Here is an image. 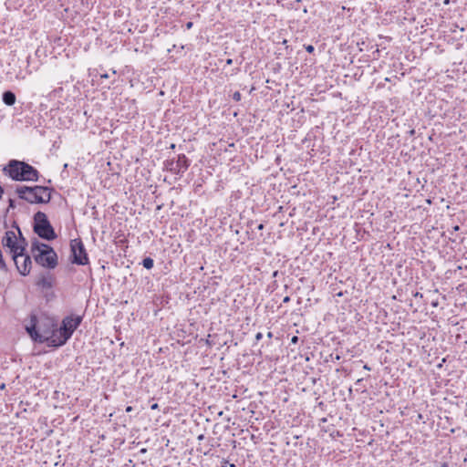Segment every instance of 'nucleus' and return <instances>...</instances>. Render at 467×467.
<instances>
[{
    "instance_id": "obj_1",
    "label": "nucleus",
    "mask_w": 467,
    "mask_h": 467,
    "mask_svg": "<svg viewBox=\"0 0 467 467\" xmlns=\"http://www.w3.org/2000/svg\"><path fill=\"white\" fill-rule=\"evenodd\" d=\"M26 330L36 342H47L53 347L52 340L57 339V323L49 317L37 320L35 315H31L30 324L26 326Z\"/></svg>"
},
{
    "instance_id": "obj_2",
    "label": "nucleus",
    "mask_w": 467,
    "mask_h": 467,
    "mask_svg": "<svg viewBox=\"0 0 467 467\" xmlns=\"http://www.w3.org/2000/svg\"><path fill=\"white\" fill-rule=\"evenodd\" d=\"M3 171L14 181L36 182L38 180V171L24 161L11 160Z\"/></svg>"
},
{
    "instance_id": "obj_3",
    "label": "nucleus",
    "mask_w": 467,
    "mask_h": 467,
    "mask_svg": "<svg viewBox=\"0 0 467 467\" xmlns=\"http://www.w3.org/2000/svg\"><path fill=\"white\" fill-rule=\"evenodd\" d=\"M31 250L36 262L42 266L54 269L57 265V255L48 244L36 241Z\"/></svg>"
},
{
    "instance_id": "obj_4",
    "label": "nucleus",
    "mask_w": 467,
    "mask_h": 467,
    "mask_svg": "<svg viewBox=\"0 0 467 467\" xmlns=\"http://www.w3.org/2000/svg\"><path fill=\"white\" fill-rule=\"evenodd\" d=\"M19 198L30 203H47L51 199V193L47 187L43 186H19L16 188Z\"/></svg>"
},
{
    "instance_id": "obj_5",
    "label": "nucleus",
    "mask_w": 467,
    "mask_h": 467,
    "mask_svg": "<svg viewBox=\"0 0 467 467\" xmlns=\"http://www.w3.org/2000/svg\"><path fill=\"white\" fill-rule=\"evenodd\" d=\"M82 321L80 316L66 317L62 320L61 327L57 329V339L52 340L53 347H61L71 337L73 332L78 328Z\"/></svg>"
},
{
    "instance_id": "obj_6",
    "label": "nucleus",
    "mask_w": 467,
    "mask_h": 467,
    "mask_svg": "<svg viewBox=\"0 0 467 467\" xmlns=\"http://www.w3.org/2000/svg\"><path fill=\"white\" fill-rule=\"evenodd\" d=\"M17 230L19 238L16 236L14 231H7L2 239L3 245L10 250L14 261L17 260L16 257L19 255V254H21V252H25L27 245V243L22 236L19 228H17Z\"/></svg>"
},
{
    "instance_id": "obj_7",
    "label": "nucleus",
    "mask_w": 467,
    "mask_h": 467,
    "mask_svg": "<svg viewBox=\"0 0 467 467\" xmlns=\"http://www.w3.org/2000/svg\"><path fill=\"white\" fill-rule=\"evenodd\" d=\"M34 231L39 237L48 241L57 237L46 213L42 212H37L34 215Z\"/></svg>"
},
{
    "instance_id": "obj_8",
    "label": "nucleus",
    "mask_w": 467,
    "mask_h": 467,
    "mask_svg": "<svg viewBox=\"0 0 467 467\" xmlns=\"http://www.w3.org/2000/svg\"><path fill=\"white\" fill-rule=\"evenodd\" d=\"M72 252V262L78 265H86L88 264V257L86 253L85 246L80 239H74L70 242Z\"/></svg>"
},
{
    "instance_id": "obj_9",
    "label": "nucleus",
    "mask_w": 467,
    "mask_h": 467,
    "mask_svg": "<svg viewBox=\"0 0 467 467\" xmlns=\"http://www.w3.org/2000/svg\"><path fill=\"white\" fill-rule=\"evenodd\" d=\"M16 261H14L18 272L23 275H26L30 272L31 268V258L29 255L26 254L24 252H21L19 255L16 257Z\"/></svg>"
},
{
    "instance_id": "obj_10",
    "label": "nucleus",
    "mask_w": 467,
    "mask_h": 467,
    "mask_svg": "<svg viewBox=\"0 0 467 467\" xmlns=\"http://www.w3.org/2000/svg\"><path fill=\"white\" fill-rule=\"evenodd\" d=\"M170 171L175 174L183 173L189 167V161L185 155H179L177 161L170 162Z\"/></svg>"
},
{
    "instance_id": "obj_11",
    "label": "nucleus",
    "mask_w": 467,
    "mask_h": 467,
    "mask_svg": "<svg viewBox=\"0 0 467 467\" xmlns=\"http://www.w3.org/2000/svg\"><path fill=\"white\" fill-rule=\"evenodd\" d=\"M3 101L7 106H13L16 103V95L12 91H5L3 94Z\"/></svg>"
},
{
    "instance_id": "obj_12",
    "label": "nucleus",
    "mask_w": 467,
    "mask_h": 467,
    "mask_svg": "<svg viewBox=\"0 0 467 467\" xmlns=\"http://www.w3.org/2000/svg\"><path fill=\"white\" fill-rule=\"evenodd\" d=\"M36 285L43 288H50L52 286L51 277L48 275H42L36 282Z\"/></svg>"
},
{
    "instance_id": "obj_13",
    "label": "nucleus",
    "mask_w": 467,
    "mask_h": 467,
    "mask_svg": "<svg viewBox=\"0 0 467 467\" xmlns=\"http://www.w3.org/2000/svg\"><path fill=\"white\" fill-rule=\"evenodd\" d=\"M142 265L146 268V269H151L154 265V262H153V259L150 258V257H146L143 259L142 261Z\"/></svg>"
},
{
    "instance_id": "obj_14",
    "label": "nucleus",
    "mask_w": 467,
    "mask_h": 467,
    "mask_svg": "<svg viewBox=\"0 0 467 467\" xmlns=\"http://www.w3.org/2000/svg\"><path fill=\"white\" fill-rule=\"evenodd\" d=\"M241 98H242V95L239 91H235L233 95V99L235 100V101H240L241 100Z\"/></svg>"
},
{
    "instance_id": "obj_15",
    "label": "nucleus",
    "mask_w": 467,
    "mask_h": 467,
    "mask_svg": "<svg viewBox=\"0 0 467 467\" xmlns=\"http://www.w3.org/2000/svg\"><path fill=\"white\" fill-rule=\"evenodd\" d=\"M306 50L308 53H312V52L315 50V48H314V47H313V46L308 45V46H306Z\"/></svg>"
},
{
    "instance_id": "obj_16",
    "label": "nucleus",
    "mask_w": 467,
    "mask_h": 467,
    "mask_svg": "<svg viewBox=\"0 0 467 467\" xmlns=\"http://www.w3.org/2000/svg\"><path fill=\"white\" fill-rule=\"evenodd\" d=\"M263 338V334L261 332H258L256 335H255V339L257 341L261 340Z\"/></svg>"
},
{
    "instance_id": "obj_17",
    "label": "nucleus",
    "mask_w": 467,
    "mask_h": 467,
    "mask_svg": "<svg viewBox=\"0 0 467 467\" xmlns=\"http://www.w3.org/2000/svg\"><path fill=\"white\" fill-rule=\"evenodd\" d=\"M222 467H229V462H228V461L223 460V461L222 462Z\"/></svg>"
},
{
    "instance_id": "obj_18",
    "label": "nucleus",
    "mask_w": 467,
    "mask_h": 467,
    "mask_svg": "<svg viewBox=\"0 0 467 467\" xmlns=\"http://www.w3.org/2000/svg\"><path fill=\"white\" fill-rule=\"evenodd\" d=\"M158 408H159L158 403H154V404H152V405L150 406V409H151V410H157Z\"/></svg>"
},
{
    "instance_id": "obj_19",
    "label": "nucleus",
    "mask_w": 467,
    "mask_h": 467,
    "mask_svg": "<svg viewBox=\"0 0 467 467\" xmlns=\"http://www.w3.org/2000/svg\"><path fill=\"white\" fill-rule=\"evenodd\" d=\"M192 27V22H188V23L186 24V28H187V29H191Z\"/></svg>"
},
{
    "instance_id": "obj_20",
    "label": "nucleus",
    "mask_w": 467,
    "mask_h": 467,
    "mask_svg": "<svg viewBox=\"0 0 467 467\" xmlns=\"http://www.w3.org/2000/svg\"><path fill=\"white\" fill-rule=\"evenodd\" d=\"M297 340H298V337L296 336L293 337L291 339L292 343H296Z\"/></svg>"
},
{
    "instance_id": "obj_21",
    "label": "nucleus",
    "mask_w": 467,
    "mask_h": 467,
    "mask_svg": "<svg viewBox=\"0 0 467 467\" xmlns=\"http://www.w3.org/2000/svg\"><path fill=\"white\" fill-rule=\"evenodd\" d=\"M226 64H227V65H232V64H233V59H232V58H228V59L226 60Z\"/></svg>"
},
{
    "instance_id": "obj_22",
    "label": "nucleus",
    "mask_w": 467,
    "mask_h": 467,
    "mask_svg": "<svg viewBox=\"0 0 467 467\" xmlns=\"http://www.w3.org/2000/svg\"><path fill=\"white\" fill-rule=\"evenodd\" d=\"M130 411H132V407L131 406H128L126 408V412H130Z\"/></svg>"
},
{
    "instance_id": "obj_23",
    "label": "nucleus",
    "mask_w": 467,
    "mask_h": 467,
    "mask_svg": "<svg viewBox=\"0 0 467 467\" xmlns=\"http://www.w3.org/2000/svg\"><path fill=\"white\" fill-rule=\"evenodd\" d=\"M289 300H290L289 296H285V297L284 298L283 302H284V303H287V302H289Z\"/></svg>"
},
{
    "instance_id": "obj_24",
    "label": "nucleus",
    "mask_w": 467,
    "mask_h": 467,
    "mask_svg": "<svg viewBox=\"0 0 467 467\" xmlns=\"http://www.w3.org/2000/svg\"><path fill=\"white\" fill-rule=\"evenodd\" d=\"M414 296H416V297H417V296L422 297V295H421V294H420L419 292H417V293L414 295Z\"/></svg>"
},
{
    "instance_id": "obj_25",
    "label": "nucleus",
    "mask_w": 467,
    "mask_h": 467,
    "mask_svg": "<svg viewBox=\"0 0 467 467\" xmlns=\"http://www.w3.org/2000/svg\"><path fill=\"white\" fill-rule=\"evenodd\" d=\"M257 228H258V230H262L264 228V225L263 224H259Z\"/></svg>"
},
{
    "instance_id": "obj_26",
    "label": "nucleus",
    "mask_w": 467,
    "mask_h": 467,
    "mask_svg": "<svg viewBox=\"0 0 467 467\" xmlns=\"http://www.w3.org/2000/svg\"><path fill=\"white\" fill-rule=\"evenodd\" d=\"M267 337L271 338L273 337L272 332H268Z\"/></svg>"
},
{
    "instance_id": "obj_27",
    "label": "nucleus",
    "mask_w": 467,
    "mask_h": 467,
    "mask_svg": "<svg viewBox=\"0 0 467 467\" xmlns=\"http://www.w3.org/2000/svg\"><path fill=\"white\" fill-rule=\"evenodd\" d=\"M10 207H14V202L12 200H10V204H9Z\"/></svg>"
},
{
    "instance_id": "obj_28",
    "label": "nucleus",
    "mask_w": 467,
    "mask_h": 467,
    "mask_svg": "<svg viewBox=\"0 0 467 467\" xmlns=\"http://www.w3.org/2000/svg\"><path fill=\"white\" fill-rule=\"evenodd\" d=\"M202 439H203V435L202 434L198 436V440H202Z\"/></svg>"
},
{
    "instance_id": "obj_29",
    "label": "nucleus",
    "mask_w": 467,
    "mask_h": 467,
    "mask_svg": "<svg viewBox=\"0 0 467 467\" xmlns=\"http://www.w3.org/2000/svg\"><path fill=\"white\" fill-rule=\"evenodd\" d=\"M364 368H365V369H368V370H369V369H370V368H369V367H368V365H365V366H364Z\"/></svg>"
},
{
    "instance_id": "obj_30",
    "label": "nucleus",
    "mask_w": 467,
    "mask_h": 467,
    "mask_svg": "<svg viewBox=\"0 0 467 467\" xmlns=\"http://www.w3.org/2000/svg\"><path fill=\"white\" fill-rule=\"evenodd\" d=\"M5 384H2V385H1V387H0V389H5Z\"/></svg>"
},
{
    "instance_id": "obj_31",
    "label": "nucleus",
    "mask_w": 467,
    "mask_h": 467,
    "mask_svg": "<svg viewBox=\"0 0 467 467\" xmlns=\"http://www.w3.org/2000/svg\"><path fill=\"white\" fill-rule=\"evenodd\" d=\"M229 467H235V464H234V463H229Z\"/></svg>"
},
{
    "instance_id": "obj_32",
    "label": "nucleus",
    "mask_w": 467,
    "mask_h": 467,
    "mask_svg": "<svg viewBox=\"0 0 467 467\" xmlns=\"http://www.w3.org/2000/svg\"><path fill=\"white\" fill-rule=\"evenodd\" d=\"M432 306H438V304H437L436 302H433V303H432Z\"/></svg>"
},
{
    "instance_id": "obj_33",
    "label": "nucleus",
    "mask_w": 467,
    "mask_h": 467,
    "mask_svg": "<svg viewBox=\"0 0 467 467\" xmlns=\"http://www.w3.org/2000/svg\"><path fill=\"white\" fill-rule=\"evenodd\" d=\"M101 77H102V78H108V75H107V74H105V75H102Z\"/></svg>"
}]
</instances>
